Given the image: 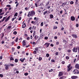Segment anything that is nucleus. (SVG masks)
<instances>
[{
	"instance_id": "nucleus-54",
	"label": "nucleus",
	"mask_w": 79,
	"mask_h": 79,
	"mask_svg": "<svg viewBox=\"0 0 79 79\" xmlns=\"http://www.w3.org/2000/svg\"><path fill=\"white\" fill-rule=\"evenodd\" d=\"M56 45H58L59 44V42L57 41L56 42Z\"/></svg>"
},
{
	"instance_id": "nucleus-24",
	"label": "nucleus",
	"mask_w": 79,
	"mask_h": 79,
	"mask_svg": "<svg viewBox=\"0 0 79 79\" xmlns=\"http://www.w3.org/2000/svg\"><path fill=\"white\" fill-rule=\"evenodd\" d=\"M46 56L47 57H49V56H50V55H49V54L47 53L46 54Z\"/></svg>"
},
{
	"instance_id": "nucleus-32",
	"label": "nucleus",
	"mask_w": 79,
	"mask_h": 79,
	"mask_svg": "<svg viewBox=\"0 0 79 79\" xmlns=\"http://www.w3.org/2000/svg\"><path fill=\"white\" fill-rule=\"evenodd\" d=\"M55 54L56 55H57V56L58 55V54H59L58 52H56Z\"/></svg>"
},
{
	"instance_id": "nucleus-14",
	"label": "nucleus",
	"mask_w": 79,
	"mask_h": 79,
	"mask_svg": "<svg viewBox=\"0 0 79 79\" xmlns=\"http://www.w3.org/2000/svg\"><path fill=\"white\" fill-rule=\"evenodd\" d=\"M64 78H66V77L64 76H62L60 78V79H64Z\"/></svg>"
},
{
	"instance_id": "nucleus-34",
	"label": "nucleus",
	"mask_w": 79,
	"mask_h": 79,
	"mask_svg": "<svg viewBox=\"0 0 79 79\" xmlns=\"http://www.w3.org/2000/svg\"><path fill=\"white\" fill-rule=\"evenodd\" d=\"M50 18H53V15H50Z\"/></svg>"
},
{
	"instance_id": "nucleus-48",
	"label": "nucleus",
	"mask_w": 79,
	"mask_h": 79,
	"mask_svg": "<svg viewBox=\"0 0 79 79\" xmlns=\"http://www.w3.org/2000/svg\"><path fill=\"white\" fill-rule=\"evenodd\" d=\"M18 5H19V3H17L16 5V7H18Z\"/></svg>"
},
{
	"instance_id": "nucleus-38",
	"label": "nucleus",
	"mask_w": 79,
	"mask_h": 79,
	"mask_svg": "<svg viewBox=\"0 0 79 79\" xmlns=\"http://www.w3.org/2000/svg\"><path fill=\"white\" fill-rule=\"evenodd\" d=\"M44 25V22H42L41 23V26H42Z\"/></svg>"
},
{
	"instance_id": "nucleus-7",
	"label": "nucleus",
	"mask_w": 79,
	"mask_h": 79,
	"mask_svg": "<svg viewBox=\"0 0 79 79\" xmlns=\"http://www.w3.org/2000/svg\"><path fill=\"white\" fill-rule=\"evenodd\" d=\"M71 19L72 21H74L75 20V17L73 16H72L71 17Z\"/></svg>"
},
{
	"instance_id": "nucleus-52",
	"label": "nucleus",
	"mask_w": 79,
	"mask_h": 79,
	"mask_svg": "<svg viewBox=\"0 0 79 79\" xmlns=\"http://www.w3.org/2000/svg\"><path fill=\"white\" fill-rule=\"evenodd\" d=\"M4 43H5V42H4V41H2V42L1 43V44H4Z\"/></svg>"
},
{
	"instance_id": "nucleus-47",
	"label": "nucleus",
	"mask_w": 79,
	"mask_h": 79,
	"mask_svg": "<svg viewBox=\"0 0 79 79\" xmlns=\"http://www.w3.org/2000/svg\"><path fill=\"white\" fill-rule=\"evenodd\" d=\"M66 5L64 3H63L62 5L61 6H64V5Z\"/></svg>"
},
{
	"instance_id": "nucleus-36",
	"label": "nucleus",
	"mask_w": 79,
	"mask_h": 79,
	"mask_svg": "<svg viewBox=\"0 0 79 79\" xmlns=\"http://www.w3.org/2000/svg\"><path fill=\"white\" fill-rule=\"evenodd\" d=\"M71 50L69 49V50H68L67 52H68L69 53H70V52H71Z\"/></svg>"
},
{
	"instance_id": "nucleus-51",
	"label": "nucleus",
	"mask_w": 79,
	"mask_h": 79,
	"mask_svg": "<svg viewBox=\"0 0 79 79\" xmlns=\"http://www.w3.org/2000/svg\"><path fill=\"white\" fill-rule=\"evenodd\" d=\"M57 35H59V36L60 35V33L58 32L57 33Z\"/></svg>"
},
{
	"instance_id": "nucleus-10",
	"label": "nucleus",
	"mask_w": 79,
	"mask_h": 79,
	"mask_svg": "<svg viewBox=\"0 0 79 79\" xmlns=\"http://www.w3.org/2000/svg\"><path fill=\"white\" fill-rule=\"evenodd\" d=\"M26 26V23H24L22 25V28H24Z\"/></svg>"
},
{
	"instance_id": "nucleus-16",
	"label": "nucleus",
	"mask_w": 79,
	"mask_h": 79,
	"mask_svg": "<svg viewBox=\"0 0 79 79\" xmlns=\"http://www.w3.org/2000/svg\"><path fill=\"white\" fill-rule=\"evenodd\" d=\"M75 41L76 40H72V42L73 44H74L75 43Z\"/></svg>"
},
{
	"instance_id": "nucleus-39",
	"label": "nucleus",
	"mask_w": 79,
	"mask_h": 79,
	"mask_svg": "<svg viewBox=\"0 0 79 79\" xmlns=\"http://www.w3.org/2000/svg\"><path fill=\"white\" fill-rule=\"evenodd\" d=\"M76 59L74 58V60H73V63H75V62H76Z\"/></svg>"
},
{
	"instance_id": "nucleus-61",
	"label": "nucleus",
	"mask_w": 79,
	"mask_h": 79,
	"mask_svg": "<svg viewBox=\"0 0 79 79\" xmlns=\"http://www.w3.org/2000/svg\"><path fill=\"white\" fill-rule=\"evenodd\" d=\"M51 61H52V62H55V61L53 59Z\"/></svg>"
},
{
	"instance_id": "nucleus-59",
	"label": "nucleus",
	"mask_w": 79,
	"mask_h": 79,
	"mask_svg": "<svg viewBox=\"0 0 79 79\" xmlns=\"http://www.w3.org/2000/svg\"><path fill=\"white\" fill-rule=\"evenodd\" d=\"M57 38H58V37H57V36H55L54 37V39H57Z\"/></svg>"
},
{
	"instance_id": "nucleus-46",
	"label": "nucleus",
	"mask_w": 79,
	"mask_h": 79,
	"mask_svg": "<svg viewBox=\"0 0 79 79\" xmlns=\"http://www.w3.org/2000/svg\"><path fill=\"white\" fill-rule=\"evenodd\" d=\"M2 11H3V10H2V9H0V13H1L2 12Z\"/></svg>"
},
{
	"instance_id": "nucleus-42",
	"label": "nucleus",
	"mask_w": 79,
	"mask_h": 79,
	"mask_svg": "<svg viewBox=\"0 0 79 79\" xmlns=\"http://www.w3.org/2000/svg\"><path fill=\"white\" fill-rule=\"evenodd\" d=\"M34 39H35V40H37V38H36V35L35 36Z\"/></svg>"
},
{
	"instance_id": "nucleus-30",
	"label": "nucleus",
	"mask_w": 79,
	"mask_h": 79,
	"mask_svg": "<svg viewBox=\"0 0 79 79\" xmlns=\"http://www.w3.org/2000/svg\"><path fill=\"white\" fill-rule=\"evenodd\" d=\"M28 74H29L28 73H24V75L25 76H27V75H28Z\"/></svg>"
},
{
	"instance_id": "nucleus-63",
	"label": "nucleus",
	"mask_w": 79,
	"mask_h": 79,
	"mask_svg": "<svg viewBox=\"0 0 79 79\" xmlns=\"http://www.w3.org/2000/svg\"><path fill=\"white\" fill-rule=\"evenodd\" d=\"M33 45H35V42H33Z\"/></svg>"
},
{
	"instance_id": "nucleus-49",
	"label": "nucleus",
	"mask_w": 79,
	"mask_h": 79,
	"mask_svg": "<svg viewBox=\"0 0 79 79\" xmlns=\"http://www.w3.org/2000/svg\"><path fill=\"white\" fill-rule=\"evenodd\" d=\"M73 3H74V2H73V1H72L70 2V4H73Z\"/></svg>"
},
{
	"instance_id": "nucleus-43",
	"label": "nucleus",
	"mask_w": 79,
	"mask_h": 79,
	"mask_svg": "<svg viewBox=\"0 0 79 79\" xmlns=\"http://www.w3.org/2000/svg\"><path fill=\"white\" fill-rule=\"evenodd\" d=\"M70 66H71V64H69V65H68L67 66L68 68H69V67H70Z\"/></svg>"
},
{
	"instance_id": "nucleus-41",
	"label": "nucleus",
	"mask_w": 79,
	"mask_h": 79,
	"mask_svg": "<svg viewBox=\"0 0 79 79\" xmlns=\"http://www.w3.org/2000/svg\"><path fill=\"white\" fill-rule=\"evenodd\" d=\"M10 60H14V59L13 57H11L10 58Z\"/></svg>"
},
{
	"instance_id": "nucleus-3",
	"label": "nucleus",
	"mask_w": 79,
	"mask_h": 79,
	"mask_svg": "<svg viewBox=\"0 0 79 79\" xmlns=\"http://www.w3.org/2000/svg\"><path fill=\"white\" fill-rule=\"evenodd\" d=\"M78 77H77V76H72L71 77V78L72 79H77V78Z\"/></svg>"
},
{
	"instance_id": "nucleus-45",
	"label": "nucleus",
	"mask_w": 79,
	"mask_h": 79,
	"mask_svg": "<svg viewBox=\"0 0 79 79\" xmlns=\"http://www.w3.org/2000/svg\"><path fill=\"white\" fill-rule=\"evenodd\" d=\"M6 6H7V7H11V5H8Z\"/></svg>"
},
{
	"instance_id": "nucleus-27",
	"label": "nucleus",
	"mask_w": 79,
	"mask_h": 79,
	"mask_svg": "<svg viewBox=\"0 0 79 79\" xmlns=\"http://www.w3.org/2000/svg\"><path fill=\"white\" fill-rule=\"evenodd\" d=\"M31 23L32 24H35V22H34V21H32Z\"/></svg>"
},
{
	"instance_id": "nucleus-5",
	"label": "nucleus",
	"mask_w": 79,
	"mask_h": 79,
	"mask_svg": "<svg viewBox=\"0 0 79 79\" xmlns=\"http://www.w3.org/2000/svg\"><path fill=\"white\" fill-rule=\"evenodd\" d=\"M49 45L50 44L48 43H46L44 44V45L45 46V47H46V48H47V47H48Z\"/></svg>"
},
{
	"instance_id": "nucleus-50",
	"label": "nucleus",
	"mask_w": 79,
	"mask_h": 79,
	"mask_svg": "<svg viewBox=\"0 0 79 79\" xmlns=\"http://www.w3.org/2000/svg\"><path fill=\"white\" fill-rule=\"evenodd\" d=\"M65 62H64V61H63L62 62V64H64Z\"/></svg>"
},
{
	"instance_id": "nucleus-12",
	"label": "nucleus",
	"mask_w": 79,
	"mask_h": 79,
	"mask_svg": "<svg viewBox=\"0 0 79 79\" xmlns=\"http://www.w3.org/2000/svg\"><path fill=\"white\" fill-rule=\"evenodd\" d=\"M72 68H73V67H72V66H70V67H69V68H68V72H69V71H70V70H71V69H72Z\"/></svg>"
},
{
	"instance_id": "nucleus-62",
	"label": "nucleus",
	"mask_w": 79,
	"mask_h": 79,
	"mask_svg": "<svg viewBox=\"0 0 79 79\" xmlns=\"http://www.w3.org/2000/svg\"><path fill=\"white\" fill-rule=\"evenodd\" d=\"M13 3V1H11L9 2L10 4H11V3Z\"/></svg>"
},
{
	"instance_id": "nucleus-31",
	"label": "nucleus",
	"mask_w": 79,
	"mask_h": 79,
	"mask_svg": "<svg viewBox=\"0 0 79 79\" xmlns=\"http://www.w3.org/2000/svg\"><path fill=\"white\" fill-rule=\"evenodd\" d=\"M10 66H14V64H10Z\"/></svg>"
},
{
	"instance_id": "nucleus-40",
	"label": "nucleus",
	"mask_w": 79,
	"mask_h": 79,
	"mask_svg": "<svg viewBox=\"0 0 79 79\" xmlns=\"http://www.w3.org/2000/svg\"><path fill=\"white\" fill-rule=\"evenodd\" d=\"M35 50H36V51H37L38 50H39V49L38 48H36L35 49Z\"/></svg>"
},
{
	"instance_id": "nucleus-17",
	"label": "nucleus",
	"mask_w": 79,
	"mask_h": 79,
	"mask_svg": "<svg viewBox=\"0 0 79 79\" xmlns=\"http://www.w3.org/2000/svg\"><path fill=\"white\" fill-rule=\"evenodd\" d=\"M6 17H4L2 21V22L4 21V20H5V19H6Z\"/></svg>"
},
{
	"instance_id": "nucleus-29",
	"label": "nucleus",
	"mask_w": 79,
	"mask_h": 79,
	"mask_svg": "<svg viewBox=\"0 0 79 79\" xmlns=\"http://www.w3.org/2000/svg\"><path fill=\"white\" fill-rule=\"evenodd\" d=\"M18 40V38L17 37L16 38V40H15L16 42H17Z\"/></svg>"
},
{
	"instance_id": "nucleus-33",
	"label": "nucleus",
	"mask_w": 79,
	"mask_h": 79,
	"mask_svg": "<svg viewBox=\"0 0 79 79\" xmlns=\"http://www.w3.org/2000/svg\"><path fill=\"white\" fill-rule=\"evenodd\" d=\"M20 61H22V62H24V61L23 60V59H20Z\"/></svg>"
},
{
	"instance_id": "nucleus-9",
	"label": "nucleus",
	"mask_w": 79,
	"mask_h": 79,
	"mask_svg": "<svg viewBox=\"0 0 79 79\" xmlns=\"http://www.w3.org/2000/svg\"><path fill=\"white\" fill-rule=\"evenodd\" d=\"M26 41L24 40L23 41V46L24 47V46H25V45H26Z\"/></svg>"
},
{
	"instance_id": "nucleus-60",
	"label": "nucleus",
	"mask_w": 79,
	"mask_h": 79,
	"mask_svg": "<svg viewBox=\"0 0 79 79\" xmlns=\"http://www.w3.org/2000/svg\"><path fill=\"white\" fill-rule=\"evenodd\" d=\"M30 39V37H28L27 38V40H29Z\"/></svg>"
},
{
	"instance_id": "nucleus-53",
	"label": "nucleus",
	"mask_w": 79,
	"mask_h": 79,
	"mask_svg": "<svg viewBox=\"0 0 79 79\" xmlns=\"http://www.w3.org/2000/svg\"><path fill=\"white\" fill-rule=\"evenodd\" d=\"M20 48V46H18L17 47L18 49H19V48Z\"/></svg>"
},
{
	"instance_id": "nucleus-4",
	"label": "nucleus",
	"mask_w": 79,
	"mask_h": 79,
	"mask_svg": "<svg viewBox=\"0 0 79 79\" xmlns=\"http://www.w3.org/2000/svg\"><path fill=\"white\" fill-rule=\"evenodd\" d=\"M5 66H6L5 67V69L7 70L9 69V65H5Z\"/></svg>"
},
{
	"instance_id": "nucleus-21",
	"label": "nucleus",
	"mask_w": 79,
	"mask_h": 79,
	"mask_svg": "<svg viewBox=\"0 0 79 79\" xmlns=\"http://www.w3.org/2000/svg\"><path fill=\"white\" fill-rule=\"evenodd\" d=\"M18 16V13L16 12L14 15V16Z\"/></svg>"
},
{
	"instance_id": "nucleus-13",
	"label": "nucleus",
	"mask_w": 79,
	"mask_h": 79,
	"mask_svg": "<svg viewBox=\"0 0 79 79\" xmlns=\"http://www.w3.org/2000/svg\"><path fill=\"white\" fill-rule=\"evenodd\" d=\"M10 16H9L8 17L7 19H6V20H5V21H6V22H7V21H8V20H9V19H10Z\"/></svg>"
},
{
	"instance_id": "nucleus-25",
	"label": "nucleus",
	"mask_w": 79,
	"mask_h": 79,
	"mask_svg": "<svg viewBox=\"0 0 79 79\" xmlns=\"http://www.w3.org/2000/svg\"><path fill=\"white\" fill-rule=\"evenodd\" d=\"M66 58L67 59V60H69V57L68 56H66Z\"/></svg>"
},
{
	"instance_id": "nucleus-28",
	"label": "nucleus",
	"mask_w": 79,
	"mask_h": 79,
	"mask_svg": "<svg viewBox=\"0 0 79 79\" xmlns=\"http://www.w3.org/2000/svg\"><path fill=\"white\" fill-rule=\"evenodd\" d=\"M46 13H47V11H46L44 13V15H45V14H46Z\"/></svg>"
},
{
	"instance_id": "nucleus-58",
	"label": "nucleus",
	"mask_w": 79,
	"mask_h": 79,
	"mask_svg": "<svg viewBox=\"0 0 79 79\" xmlns=\"http://www.w3.org/2000/svg\"><path fill=\"white\" fill-rule=\"evenodd\" d=\"M4 12H3V13H0V15H3V14H4Z\"/></svg>"
},
{
	"instance_id": "nucleus-22",
	"label": "nucleus",
	"mask_w": 79,
	"mask_h": 79,
	"mask_svg": "<svg viewBox=\"0 0 79 79\" xmlns=\"http://www.w3.org/2000/svg\"><path fill=\"white\" fill-rule=\"evenodd\" d=\"M57 29V27L55 26L54 27L53 29Z\"/></svg>"
},
{
	"instance_id": "nucleus-8",
	"label": "nucleus",
	"mask_w": 79,
	"mask_h": 79,
	"mask_svg": "<svg viewBox=\"0 0 79 79\" xmlns=\"http://www.w3.org/2000/svg\"><path fill=\"white\" fill-rule=\"evenodd\" d=\"M72 36L73 37H74V38H77V36L75 34H73L72 35Z\"/></svg>"
},
{
	"instance_id": "nucleus-20",
	"label": "nucleus",
	"mask_w": 79,
	"mask_h": 79,
	"mask_svg": "<svg viewBox=\"0 0 79 79\" xmlns=\"http://www.w3.org/2000/svg\"><path fill=\"white\" fill-rule=\"evenodd\" d=\"M11 28V26H10L7 27V29H10Z\"/></svg>"
},
{
	"instance_id": "nucleus-64",
	"label": "nucleus",
	"mask_w": 79,
	"mask_h": 79,
	"mask_svg": "<svg viewBox=\"0 0 79 79\" xmlns=\"http://www.w3.org/2000/svg\"><path fill=\"white\" fill-rule=\"evenodd\" d=\"M66 42V40H63V42Z\"/></svg>"
},
{
	"instance_id": "nucleus-1",
	"label": "nucleus",
	"mask_w": 79,
	"mask_h": 79,
	"mask_svg": "<svg viewBox=\"0 0 79 79\" xmlns=\"http://www.w3.org/2000/svg\"><path fill=\"white\" fill-rule=\"evenodd\" d=\"M35 15V12L34 11H31L29 12L28 15H27L28 17H30V16H33Z\"/></svg>"
},
{
	"instance_id": "nucleus-55",
	"label": "nucleus",
	"mask_w": 79,
	"mask_h": 79,
	"mask_svg": "<svg viewBox=\"0 0 79 79\" xmlns=\"http://www.w3.org/2000/svg\"><path fill=\"white\" fill-rule=\"evenodd\" d=\"M60 14H62L63 13V11L61 10L60 11Z\"/></svg>"
},
{
	"instance_id": "nucleus-26",
	"label": "nucleus",
	"mask_w": 79,
	"mask_h": 79,
	"mask_svg": "<svg viewBox=\"0 0 79 79\" xmlns=\"http://www.w3.org/2000/svg\"><path fill=\"white\" fill-rule=\"evenodd\" d=\"M42 57H40L39 58V61H41V60H42Z\"/></svg>"
},
{
	"instance_id": "nucleus-35",
	"label": "nucleus",
	"mask_w": 79,
	"mask_h": 79,
	"mask_svg": "<svg viewBox=\"0 0 79 79\" xmlns=\"http://www.w3.org/2000/svg\"><path fill=\"white\" fill-rule=\"evenodd\" d=\"M52 71H53V69H51V70H50L49 71V72L50 73V72H52Z\"/></svg>"
},
{
	"instance_id": "nucleus-23",
	"label": "nucleus",
	"mask_w": 79,
	"mask_h": 79,
	"mask_svg": "<svg viewBox=\"0 0 79 79\" xmlns=\"http://www.w3.org/2000/svg\"><path fill=\"white\" fill-rule=\"evenodd\" d=\"M14 34H15V35H16L17 34V32L15 31L13 33Z\"/></svg>"
},
{
	"instance_id": "nucleus-11",
	"label": "nucleus",
	"mask_w": 79,
	"mask_h": 79,
	"mask_svg": "<svg viewBox=\"0 0 79 79\" xmlns=\"http://www.w3.org/2000/svg\"><path fill=\"white\" fill-rule=\"evenodd\" d=\"M63 75V73L62 72H59V76H61Z\"/></svg>"
},
{
	"instance_id": "nucleus-2",
	"label": "nucleus",
	"mask_w": 79,
	"mask_h": 79,
	"mask_svg": "<svg viewBox=\"0 0 79 79\" xmlns=\"http://www.w3.org/2000/svg\"><path fill=\"white\" fill-rule=\"evenodd\" d=\"M79 47H77V48H74L73 50V52H77V49L79 48Z\"/></svg>"
},
{
	"instance_id": "nucleus-6",
	"label": "nucleus",
	"mask_w": 79,
	"mask_h": 79,
	"mask_svg": "<svg viewBox=\"0 0 79 79\" xmlns=\"http://www.w3.org/2000/svg\"><path fill=\"white\" fill-rule=\"evenodd\" d=\"M75 68H76V69H79V64H76L75 66Z\"/></svg>"
},
{
	"instance_id": "nucleus-57",
	"label": "nucleus",
	"mask_w": 79,
	"mask_h": 79,
	"mask_svg": "<svg viewBox=\"0 0 79 79\" xmlns=\"http://www.w3.org/2000/svg\"><path fill=\"white\" fill-rule=\"evenodd\" d=\"M21 20V17H20L19 19V21H20Z\"/></svg>"
},
{
	"instance_id": "nucleus-37",
	"label": "nucleus",
	"mask_w": 79,
	"mask_h": 79,
	"mask_svg": "<svg viewBox=\"0 0 79 79\" xmlns=\"http://www.w3.org/2000/svg\"><path fill=\"white\" fill-rule=\"evenodd\" d=\"M0 77H3V75L2 74H0Z\"/></svg>"
},
{
	"instance_id": "nucleus-56",
	"label": "nucleus",
	"mask_w": 79,
	"mask_h": 79,
	"mask_svg": "<svg viewBox=\"0 0 79 79\" xmlns=\"http://www.w3.org/2000/svg\"><path fill=\"white\" fill-rule=\"evenodd\" d=\"M69 46H70L71 47H73V44H71L69 45Z\"/></svg>"
},
{
	"instance_id": "nucleus-19",
	"label": "nucleus",
	"mask_w": 79,
	"mask_h": 79,
	"mask_svg": "<svg viewBox=\"0 0 79 79\" xmlns=\"http://www.w3.org/2000/svg\"><path fill=\"white\" fill-rule=\"evenodd\" d=\"M33 53L34 55H35V54H36V53H37V52H36V51H34L33 52Z\"/></svg>"
},
{
	"instance_id": "nucleus-15",
	"label": "nucleus",
	"mask_w": 79,
	"mask_h": 79,
	"mask_svg": "<svg viewBox=\"0 0 79 79\" xmlns=\"http://www.w3.org/2000/svg\"><path fill=\"white\" fill-rule=\"evenodd\" d=\"M78 71L77 69H75L74 70V71H73V72H75V73H74V74H77V73L76 72V71Z\"/></svg>"
},
{
	"instance_id": "nucleus-44",
	"label": "nucleus",
	"mask_w": 79,
	"mask_h": 79,
	"mask_svg": "<svg viewBox=\"0 0 79 79\" xmlns=\"http://www.w3.org/2000/svg\"><path fill=\"white\" fill-rule=\"evenodd\" d=\"M44 39L46 40H47V39H48V37H45L44 38Z\"/></svg>"
},
{
	"instance_id": "nucleus-18",
	"label": "nucleus",
	"mask_w": 79,
	"mask_h": 79,
	"mask_svg": "<svg viewBox=\"0 0 79 79\" xmlns=\"http://www.w3.org/2000/svg\"><path fill=\"white\" fill-rule=\"evenodd\" d=\"M18 60L16 59L15 60V63H18Z\"/></svg>"
}]
</instances>
